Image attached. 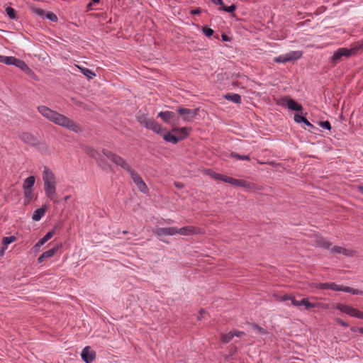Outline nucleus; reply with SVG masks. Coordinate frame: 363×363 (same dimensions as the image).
<instances>
[{"label":"nucleus","instance_id":"f257e3e1","mask_svg":"<svg viewBox=\"0 0 363 363\" xmlns=\"http://www.w3.org/2000/svg\"><path fill=\"white\" fill-rule=\"evenodd\" d=\"M38 110L45 118L55 124L65 127L77 133L82 132V128L79 123L48 107L40 106L38 107Z\"/></svg>","mask_w":363,"mask_h":363},{"label":"nucleus","instance_id":"f03ea898","mask_svg":"<svg viewBox=\"0 0 363 363\" xmlns=\"http://www.w3.org/2000/svg\"><path fill=\"white\" fill-rule=\"evenodd\" d=\"M206 174L216 180H220L225 183H228L235 186L242 187L246 189H254L255 184L247 182L243 179H238L231 177H228L220 173L215 172L211 169H206Z\"/></svg>","mask_w":363,"mask_h":363},{"label":"nucleus","instance_id":"7ed1b4c3","mask_svg":"<svg viewBox=\"0 0 363 363\" xmlns=\"http://www.w3.org/2000/svg\"><path fill=\"white\" fill-rule=\"evenodd\" d=\"M43 179L44 182V190L46 196L54 203H58L55 199L56 182L53 172L48 168L45 167L43 173Z\"/></svg>","mask_w":363,"mask_h":363},{"label":"nucleus","instance_id":"20e7f679","mask_svg":"<svg viewBox=\"0 0 363 363\" xmlns=\"http://www.w3.org/2000/svg\"><path fill=\"white\" fill-rule=\"evenodd\" d=\"M362 49H363V44L355 45L350 49L340 48L337 49L330 57V63L333 66H335L342 60L343 57L349 58L351 56L355 55L357 52Z\"/></svg>","mask_w":363,"mask_h":363},{"label":"nucleus","instance_id":"39448f33","mask_svg":"<svg viewBox=\"0 0 363 363\" xmlns=\"http://www.w3.org/2000/svg\"><path fill=\"white\" fill-rule=\"evenodd\" d=\"M138 122L147 129L152 130L157 135H162L165 129L160 124L156 122L153 118H149L145 113H139L136 116Z\"/></svg>","mask_w":363,"mask_h":363},{"label":"nucleus","instance_id":"423d86ee","mask_svg":"<svg viewBox=\"0 0 363 363\" xmlns=\"http://www.w3.org/2000/svg\"><path fill=\"white\" fill-rule=\"evenodd\" d=\"M191 130V128L182 127L179 128V132L178 135H173L171 132H167L165 134H162L163 139L168 143L172 144H177L179 142L186 139Z\"/></svg>","mask_w":363,"mask_h":363},{"label":"nucleus","instance_id":"0eeeda50","mask_svg":"<svg viewBox=\"0 0 363 363\" xmlns=\"http://www.w3.org/2000/svg\"><path fill=\"white\" fill-rule=\"evenodd\" d=\"M102 153L107 157L112 162L116 164L118 166H120L123 169L129 172L131 169L130 165L127 163V162L121 156L116 155V153L107 150L103 149Z\"/></svg>","mask_w":363,"mask_h":363},{"label":"nucleus","instance_id":"6e6552de","mask_svg":"<svg viewBox=\"0 0 363 363\" xmlns=\"http://www.w3.org/2000/svg\"><path fill=\"white\" fill-rule=\"evenodd\" d=\"M335 308L339 310L342 313L347 314L352 317H355L359 319L363 320V312L353 308L352 306L342 303H337L335 306Z\"/></svg>","mask_w":363,"mask_h":363},{"label":"nucleus","instance_id":"1a4fd4ad","mask_svg":"<svg viewBox=\"0 0 363 363\" xmlns=\"http://www.w3.org/2000/svg\"><path fill=\"white\" fill-rule=\"evenodd\" d=\"M312 286L313 288L321 289V290H326V289H331L336 291H344L346 292L345 289H348V286H344L342 285H338L335 284V282H325V283H313L312 284Z\"/></svg>","mask_w":363,"mask_h":363},{"label":"nucleus","instance_id":"9d476101","mask_svg":"<svg viewBox=\"0 0 363 363\" xmlns=\"http://www.w3.org/2000/svg\"><path fill=\"white\" fill-rule=\"evenodd\" d=\"M178 113L183 117L184 121L190 122L199 114V108L189 109L187 108L179 107Z\"/></svg>","mask_w":363,"mask_h":363},{"label":"nucleus","instance_id":"9b49d317","mask_svg":"<svg viewBox=\"0 0 363 363\" xmlns=\"http://www.w3.org/2000/svg\"><path fill=\"white\" fill-rule=\"evenodd\" d=\"M279 104L282 106L288 107L290 110L292 111H303V106L289 96H284L281 98Z\"/></svg>","mask_w":363,"mask_h":363},{"label":"nucleus","instance_id":"f8f14e48","mask_svg":"<svg viewBox=\"0 0 363 363\" xmlns=\"http://www.w3.org/2000/svg\"><path fill=\"white\" fill-rule=\"evenodd\" d=\"M128 172L130 173L131 179L138 186L139 190L143 193H147L148 188L146 184L143 182L142 177L132 168Z\"/></svg>","mask_w":363,"mask_h":363},{"label":"nucleus","instance_id":"ddd939ff","mask_svg":"<svg viewBox=\"0 0 363 363\" xmlns=\"http://www.w3.org/2000/svg\"><path fill=\"white\" fill-rule=\"evenodd\" d=\"M96 352L89 346L85 347L81 353L82 359L85 363H92L96 359Z\"/></svg>","mask_w":363,"mask_h":363},{"label":"nucleus","instance_id":"4468645a","mask_svg":"<svg viewBox=\"0 0 363 363\" xmlns=\"http://www.w3.org/2000/svg\"><path fill=\"white\" fill-rule=\"evenodd\" d=\"M0 62L10 65H15L16 67H18L23 69V60L17 59L14 57L10 56H4L0 55Z\"/></svg>","mask_w":363,"mask_h":363},{"label":"nucleus","instance_id":"2eb2a0df","mask_svg":"<svg viewBox=\"0 0 363 363\" xmlns=\"http://www.w3.org/2000/svg\"><path fill=\"white\" fill-rule=\"evenodd\" d=\"M60 247V245H56L52 248L43 252L40 256L38 258V263L42 264L47 259L52 257L54 256L57 252L59 250Z\"/></svg>","mask_w":363,"mask_h":363},{"label":"nucleus","instance_id":"dca6fc26","mask_svg":"<svg viewBox=\"0 0 363 363\" xmlns=\"http://www.w3.org/2000/svg\"><path fill=\"white\" fill-rule=\"evenodd\" d=\"M177 233V228L176 227L159 228L154 231V233L157 237H162L165 235H174Z\"/></svg>","mask_w":363,"mask_h":363},{"label":"nucleus","instance_id":"f3484780","mask_svg":"<svg viewBox=\"0 0 363 363\" xmlns=\"http://www.w3.org/2000/svg\"><path fill=\"white\" fill-rule=\"evenodd\" d=\"M24 143L36 148H40L41 145V143L38 138L28 133H24Z\"/></svg>","mask_w":363,"mask_h":363},{"label":"nucleus","instance_id":"a211bd4d","mask_svg":"<svg viewBox=\"0 0 363 363\" xmlns=\"http://www.w3.org/2000/svg\"><path fill=\"white\" fill-rule=\"evenodd\" d=\"M177 233L183 235H191L198 234L200 233V229L194 226H185L181 228H177Z\"/></svg>","mask_w":363,"mask_h":363},{"label":"nucleus","instance_id":"6ab92c4d","mask_svg":"<svg viewBox=\"0 0 363 363\" xmlns=\"http://www.w3.org/2000/svg\"><path fill=\"white\" fill-rule=\"evenodd\" d=\"M57 226H55L53 229L48 232L45 235L39 240V241L35 244V247H40L43 246L46 242H48L50 239L52 238V236L55 234V229Z\"/></svg>","mask_w":363,"mask_h":363},{"label":"nucleus","instance_id":"aec40b11","mask_svg":"<svg viewBox=\"0 0 363 363\" xmlns=\"http://www.w3.org/2000/svg\"><path fill=\"white\" fill-rule=\"evenodd\" d=\"M175 113L172 111H161L158 113V117L161 118L162 120L167 123H172V120L175 117Z\"/></svg>","mask_w":363,"mask_h":363},{"label":"nucleus","instance_id":"412c9836","mask_svg":"<svg viewBox=\"0 0 363 363\" xmlns=\"http://www.w3.org/2000/svg\"><path fill=\"white\" fill-rule=\"evenodd\" d=\"M85 152L91 157L95 159L99 165H101L100 161L101 160V156L99 152L91 147H86Z\"/></svg>","mask_w":363,"mask_h":363},{"label":"nucleus","instance_id":"4be33fe9","mask_svg":"<svg viewBox=\"0 0 363 363\" xmlns=\"http://www.w3.org/2000/svg\"><path fill=\"white\" fill-rule=\"evenodd\" d=\"M47 209L46 206H43L41 208L36 209L32 216L33 220L35 221L40 220L44 216Z\"/></svg>","mask_w":363,"mask_h":363},{"label":"nucleus","instance_id":"5701e85b","mask_svg":"<svg viewBox=\"0 0 363 363\" xmlns=\"http://www.w3.org/2000/svg\"><path fill=\"white\" fill-rule=\"evenodd\" d=\"M223 97L230 101H233L235 104H241L242 102V98L241 96L238 94H233V93H228L225 94Z\"/></svg>","mask_w":363,"mask_h":363},{"label":"nucleus","instance_id":"b1692460","mask_svg":"<svg viewBox=\"0 0 363 363\" xmlns=\"http://www.w3.org/2000/svg\"><path fill=\"white\" fill-rule=\"evenodd\" d=\"M16 240L15 236L10 237H4L2 239V247L0 250V255H2L4 254V250L6 249L9 244L14 242Z\"/></svg>","mask_w":363,"mask_h":363},{"label":"nucleus","instance_id":"393cba45","mask_svg":"<svg viewBox=\"0 0 363 363\" xmlns=\"http://www.w3.org/2000/svg\"><path fill=\"white\" fill-rule=\"evenodd\" d=\"M33 199H36L32 189H24V199L26 201L24 202V205L29 203Z\"/></svg>","mask_w":363,"mask_h":363},{"label":"nucleus","instance_id":"a878e982","mask_svg":"<svg viewBox=\"0 0 363 363\" xmlns=\"http://www.w3.org/2000/svg\"><path fill=\"white\" fill-rule=\"evenodd\" d=\"M315 243L318 247H321L324 249H329L332 245V242L326 240L323 238H318L315 240Z\"/></svg>","mask_w":363,"mask_h":363},{"label":"nucleus","instance_id":"bb28decb","mask_svg":"<svg viewBox=\"0 0 363 363\" xmlns=\"http://www.w3.org/2000/svg\"><path fill=\"white\" fill-rule=\"evenodd\" d=\"M304 306L306 309H310L312 308H315L318 306V303H311L309 301L308 298H303L301 301H299V306Z\"/></svg>","mask_w":363,"mask_h":363},{"label":"nucleus","instance_id":"cd10ccee","mask_svg":"<svg viewBox=\"0 0 363 363\" xmlns=\"http://www.w3.org/2000/svg\"><path fill=\"white\" fill-rule=\"evenodd\" d=\"M82 73L88 79H93L95 76H96V74L91 69H88V68H85V67H78Z\"/></svg>","mask_w":363,"mask_h":363},{"label":"nucleus","instance_id":"c85d7f7f","mask_svg":"<svg viewBox=\"0 0 363 363\" xmlns=\"http://www.w3.org/2000/svg\"><path fill=\"white\" fill-rule=\"evenodd\" d=\"M302 54L301 51H292L287 53L289 62L298 60L301 57Z\"/></svg>","mask_w":363,"mask_h":363},{"label":"nucleus","instance_id":"c756f323","mask_svg":"<svg viewBox=\"0 0 363 363\" xmlns=\"http://www.w3.org/2000/svg\"><path fill=\"white\" fill-rule=\"evenodd\" d=\"M35 182L34 176H30L24 180V189H32Z\"/></svg>","mask_w":363,"mask_h":363},{"label":"nucleus","instance_id":"7c9ffc66","mask_svg":"<svg viewBox=\"0 0 363 363\" xmlns=\"http://www.w3.org/2000/svg\"><path fill=\"white\" fill-rule=\"evenodd\" d=\"M332 252L337 253V254H343L345 255L348 256L349 255V251L348 250L339 247V246H335L331 249Z\"/></svg>","mask_w":363,"mask_h":363},{"label":"nucleus","instance_id":"2f4dec72","mask_svg":"<svg viewBox=\"0 0 363 363\" xmlns=\"http://www.w3.org/2000/svg\"><path fill=\"white\" fill-rule=\"evenodd\" d=\"M24 73L29 76L34 80H38L37 75L30 69L28 66L24 62Z\"/></svg>","mask_w":363,"mask_h":363},{"label":"nucleus","instance_id":"473e14b6","mask_svg":"<svg viewBox=\"0 0 363 363\" xmlns=\"http://www.w3.org/2000/svg\"><path fill=\"white\" fill-rule=\"evenodd\" d=\"M250 326L253 330H257L260 335H267L268 333L267 330L260 327L257 323H251Z\"/></svg>","mask_w":363,"mask_h":363},{"label":"nucleus","instance_id":"72a5a7b5","mask_svg":"<svg viewBox=\"0 0 363 363\" xmlns=\"http://www.w3.org/2000/svg\"><path fill=\"white\" fill-rule=\"evenodd\" d=\"M237 6L235 4H232L229 6H225L223 4V6L219 8L220 10L225 11L227 13H233L236 10Z\"/></svg>","mask_w":363,"mask_h":363},{"label":"nucleus","instance_id":"f704fd0d","mask_svg":"<svg viewBox=\"0 0 363 363\" xmlns=\"http://www.w3.org/2000/svg\"><path fill=\"white\" fill-rule=\"evenodd\" d=\"M233 337H234V335L231 330L229 333L223 334L221 335V341L223 343H228Z\"/></svg>","mask_w":363,"mask_h":363},{"label":"nucleus","instance_id":"c9c22d12","mask_svg":"<svg viewBox=\"0 0 363 363\" xmlns=\"http://www.w3.org/2000/svg\"><path fill=\"white\" fill-rule=\"evenodd\" d=\"M230 156L236 160H250V157L249 155H240L237 152H232L230 153Z\"/></svg>","mask_w":363,"mask_h":363},{"label":"nucleus","instance_id":"e433bc0d","mask_svg":"<svg viewBox=\"0 0 363 363\" xmlns=\"http://www.w3.org/2000/svg\"><path fill=\"white\" fill-rule=\"evenodd\" d=\"M202 31L203 34L208 38L211 37L214 33V30L208 28L207 26H202Z\"/></svg>","mask_w":363,"mask_h":363},{"label":"nucleus","instance_id":"4c0bfd02","mask_svg":"<svg viewBox=\"0 0 363 363\" xmlns=\"http://www.w3.org/2000/svg\"><path fill=\"white\" fill-rule=\"evenodd\" d=\"M274 61L277 63H286L289 62L287 54L275 57Z\"/></svg>","mask_w":363,"mask_h":363},{"label":"nucleus","instance_id":"58836bf2","mask_svg":"<svg viewBox=\"0 0 363 363\" xmlns=\"http://www.w3.org/2000/svg\"><path fill=\"white\" fill-rule=\"evenodd\" d=\"M346 293H350L353 295H363V291L357 289H353L352 287L348 286V289H345Z\"/></svg>","mask_w":363,"mask_h":363},{"label":"nucleus","instance_id":"ea45409f","mask_svg":"<svg viewBox=\"0 0 363 363\" xmlns=\"http://www.w3.org/2000/svg\"><path fill=\"white\" fill-rule=\"evenodd\" d=\"M6 13L7 15L9 16L10 18L11 19H15L16 17V11L14 9H13L12 7H7L6 9Z\"/></svg>","mask_w":363,"mask_h":363},{"label":"nucleus","instance_id":"a19ab883","mask_svg":"<svg viewBox=\"0 0 363 363\" xmlns=\"http://www.w3.org/2000/svg\"><path fill=\"white\" fill-rule=\"evenodd\" d=\"M45 16L46 18L49 19L50 21L52 22H57V16L51 11H48L46 13H45Z\"/></svg>","mask_w":363,"mask_h":363},{"label":"nucleus","instance_id":"79ce46f5","mask_svg":"<svg viewBox=\"0 0 363 363\" xmlns=\"http://www.w3.org/2000/svg\"><path fill=\"white\" fill-rule=\"evenodd\" d=\"M319 125L324 128V129H326V130H330L332 127H331V124L330 123V121H320L319 122Z\"/></svg>","mask_w":363,"mask_h":363},{"label":"nucleus","instance_id":"37998d69","mask_svg":"<svg viewBox=\"0 0 363 363\" xmlns=\"http://www.w3.org/2000/svg\"><path fill=\"white\" fill-rule=\"evenodd\" d=\"M306 119L307 118L304 116L299 115L298 113H296L294 115V121L298 123H303L306 121Z\"/></svg>","mask_w":363,"mask_h":363},{"label":"nucleus","instance_id":"c03bdc74","mask_svg":"<svg viewBox=\"0 0 363 363\" xmlns=\"http://www.w3.org/2000/svg\"><path fill=\"white\" fill-rule=\"evenodd\" d=\"M32 11L33 13L44 18L45 12L43 9L40 8H32Z\"/></svg>","mask_w":363,"mask_h":363},{"label":"nucleus","instance_id":"a18cd8bd","mask_svg":"<svg viewBox=\"0 0 363 363\" xmlns=\"http://www.w3.org/2000/svg\"><path fill=\"white\" fill-rule=\"evenodd\" d=\"M335 322L340 325L341 326H343V327H348L349 326V324L348 323L344 321L343 320H342L341 318H335Z\"/></svg>","mask_w":363,"mask_h":363},{"label":"nucleus","instance_id":"49530a36","mask_svg":"<svg viewBox=\"0 0 363 363\" xmlns=\"http://www.w3.org/2000/svg\"><path fill=\"white\" fill-rule=\"evenodd\" d=\"M232 332L233 333L234 337L236 336V337H241L245 335V333L243 331L233 330H232Z\"/></svg>","mask_w":363,"mask_h":363},{"label":"nucleus","instance_id":"de8ad7c7","mask_svg":"<svg viewBox=\"0 0 363 363\" xmlns=\"http://www.w3.org/2000/svg\"><path fill=\"white\" fill-rule=\"evenodd\" d=\"M290 298V295H288V294H285L284 296H280L277 298V301H286L288 300H289Z\"/></svg>","mask_w":363,"mask_h":363},{"label":"nucleus","instance_id":"09e8293b","mask_svg":"<svg viewBox=\"0 0 363 363\" xmlns=\"http://www.w3.org/2000/svg\"><path fill=\"white\" fill-rule=\"evenodd\" d=\"M201 13V8H196L195 9H192L190 11V14L191 15H199Z\"/></svg>","mask_w":363,"mask_h":363},{"label":"nucleus","instance_id":"8fccbe9b","mask_svg":"<svg viewBox=\"0 0 363 363\" xmlns=\"http://www.w3.org/2000/svg\"><path fill=\"white\" fill-rule=\"evenodd\" d=\"M289 300H291L292 305L299 306V301L296 300L294 296H290Z\"/></svg>","mask_w":363,"mask_h":363},{"label":"nucleus","instance_id":"3c124183","mask_svg":"<svg viewBox=\"0 0 363 363\" xmlns=\"http://www.w3.org/2000/svg\"><path fill=\"white\" fill-rule=\"evenodd\" d=\"M221 38L225 42H230L231 40V38L225 33H222Z\"/></svg>","mask_w":363,"mask_h":363},{"label":"nucleus","instance_id":"603ef678","mask_svg":"<svg viewBox=\"0 0 363 363\" xmlns=\"http://www.w3.org/2000/svg\"><path fill=\"white\" fill-rule=\"evenodd\" d=\"M303 123L313 130H318V128L315 126H314L311 122H309L307 119Z\"/></svg>","mask_w":363,"mask_h":363},{"label":"nucleus","instance_id":"864d4df0","mask_svg":"<svg viewBox=\"0 0 363 363\" xmlns=\"http://www.w3.org/2000/svg\"><path fill=\"white\" fill-rule=\"evenodd\" d=\"M237 352H238V348L236 346L233 345V346L230 347V355L235 354V353H237Z\"/></svg>","mask_w":363,"mask_h":363},{"label":"nucleus","instance_id":"5fc2aeb1","mask_svg":"<svg viewBox=\"0 0 363 363\" xmlns=\"http://www.w3.org/2000/svg\"><path fill=\"white\" fill-rule=\"evenodd\" d=\"M174 186L177 189H183L184 187V184L183 183H182V182H174Z\"/></svg>","mask_w":363,"mask_h":363},{"label":"nucleus","instance_id":"6e6d98bb","mask_svg":"<svg viewBox=\"0 0 363 363\" xmlns=\"http://www.w3.org/2000/svg\"><path fill=\"white\" fill-rule=\"evenodd\" d=\"M100 163L101 164V165L100 166L102 167L103 168H105V167L108 165L106 161L102 157L101 160L100 161Z\"/></svg>","mask_w":363,"mask_h":363},{"label":"nucleus","instance_id":"4d7b16f0","mask_svg":"<svg viewBox=\"0 0 363 363\" xmlns=\"http://www.w3.org/2000/svg\"><path fill=\"white\" fill-rule=\"evenodd\" d=\"M170 132H171V133H174L177 134V135L179 132V128H177V127L172 128V129Z\"/></svg>","mask_w":363,"mask_h":363},{"label":"nucleus","instance_id":"13d9d810","mask_svg":"<svg viewBox=\"0 0 363 363\" xmlns=\"http://www.w3.org/2000/svg\"><path fill=\"white\" fill-rule=\"evenodd\" d=\"M92 4H94L92 3V1H91L90 3H89L86 6V11H91L92 10Z\"/></svg>","mask_w":363,"mask_h":363},{"label":"nucleus","instance_id":"bf43d9fd","mask_svg":"<svg viewBox=\"0 0 363 363\" xmlns=\"http://www.w3.org/2000/svg\"><path fill=\"white\" fill-rule=\"evenodd\" d=\"M350 330L352 332H354L355 333L357 331H359V328L355 327V326H352V327L350 328Z\"/></svg>","mask_w":363,"mask_h":363},{"label":"nucleus","instance_id":"052dcab7","mask_svg":"<svg viewBox=\"0 0 363 363\" xmlns=\"http://www.w3.org/2000/svg\"><path fill=\"white\" fill-rule=\"evenodd\" d=\"M71 198V196L70 195H68V196H66L65 198H64V200L65 202H67L68 200H69Z\"/></svg>","mask_w":363,"mask_h":363},{"label":"nucleus","instance_id":"680f3d73","mask_svg":"<svg viewBox=\"0 0 363 363\" xmlns=\"http://www.w3.org/2000/svg\"><path fill=\"white\" fill-rule=\"evenodd\" d=\"M357 189L360 192H363V186H358Z\"/></svg>","mask_w":363,"mask_h":363},{"label":"nucleus","instance_id":"e2e57ef3","mask_svg":"<svg viewBox=\"0 0 363 363\" xmlns=\"http://www.w3.org/2000/svg\"><path fill=\"white\" fill-rule=\"evenodd\" d=\"M91 1L94 4H98L100 1V0H91Z\"/></svg>","mask_w":363,"mask_h":363},{"label":"nucleus","instance_id":"0e129e2a","mask_svg":"<svg viewBox=\"0 0 363 363\" xmlns=\"http://www.w3.org/2000/svg\"><path fill=\"white\" fill-rule=\"evenodd\" d=\"M359 332L363 334V328H359Z\"/></svg>","mask_w":363,"mask_h":363},{"label":"nucleus","instance_id":"69168bd1","mask_svg":"<svg viewBox=\"0 0 363 363\" xmlns=\"http://www.w3.org/2000/svg\"><path fill=\"white\" fill-rule=\"evenodd\" d=\"M204 313V309H201L200 310V313L201 314V313Z\"/></svg>","mask_w":363,"mask_h":363},{"label":"nucleus","instance_id":"338daca9","mask_svg":"<svg viewBox=\"0 0 363 363\" xmlns=\"http://www.w3.org/2000/svg\"><path fill=\"white\" fill-rule=\"evenodd\" d=\"M34 248L35 249L36 251L39 250L40 247H35Z\"/></svg>","mask_w":363,"mask_h":363},{"label":"nucleus","instance_id":"774afa93","mask_svg":"<svg viewBox=\"0 0 363 363\" xmlns=\"http://www.w3.org/2000/svg\"><path fill=\"white\" fill-rule=\"evenodd\" d=\"M162 242H167V243H169V242L167 241H165L164 240H162Z\"/></svg>","mask_w":363,"mask_h":363}]
</instances>
